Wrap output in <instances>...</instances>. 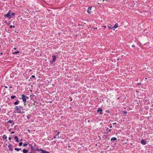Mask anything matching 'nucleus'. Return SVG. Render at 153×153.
Returning <instances> with one entry per match:
<instances>
[{
  "label": "nucleus",
  "mask_w": 153,
  "mask_h": 153,
  "mask_svg": "<svg viewBox=\"0 0 153 153\" xmlns=\"http://www.w3.org/2000/svg\"><path fill=\"white\" fill-rule=\"evenodd\" d=\"M23 108V107L22 106H16L15 108H14V109L15 111H17V112L18 113H22V112L21 110V109H22Z\"/></svg>",
  "instance_id": "1"
},
{
  "label": "nucleus",
  "mask_w": 153,
  "mask_h": 153,
  "mask_svg": "<svg viewBox=\"0 0 153 153\" xmlns=\"http://www.w3.org/2000/svg\"><path fill=\"white\" fill-rule=\"evenodd\" d=\"M20 99H22L24 104H25L26 102V100L25 97V95L24 94L21 95V98H20Z\"/></svg>",
  "instance_id": "2"
},
{
  "label": "nucleus",
  "mask_w": 153,
  "mask_h": 153,
  "mask_svg": "<svg viewBox=\"0 0 153 153\" xmlns=\"http://www.w3.org/2000/svg\"><path fill=\"white\" fill-rule=\"evenodd\" d=\"M11 12V11L9 10L7 14L4 15V16L7 18L8 17L9 18H10V19L12 18V17L10 16V13Z\"/></svg>",
  "instance_id": "3"
},
{
  "label": "nucleus",
  "mask_w": 153,
  "mask_h": 153,
  "mask_svg": "<svg viewBox=\"0 0 153 153\" xmlns=\"http://www.w3.org/2000/svg\"><path fill=\"white\" fill-rule=\"evenodd\" d=\"M97 113L100 112L99 114L100 115H101L103 114L102 110L101 107L98 108L97 110Z\"/></svg>",
  "instance_id": "4"
},
{
  "label": "nucleus",
  "mask_w": 153,
  "mask_h": 153,
  "mask_svg": "<svg viewBox=\"0 0 153 153\" xmlns=\"http://www.w3.org/2000/svg\"><path fill=\"white\" fill-rule=\"evenodd\" d=\"M52 57L53 58L52 61H50V62L51 63L54 62L56 60V56L54 55H52Z\"/></svg>",
  "instance_id": "5"
},
{
  "label": "nucleus",
  "mask_w": 153,
  "mask_h": 153,
  "mask_svg": "<svg viewBox=\"0 0 153 153\" xmlns=\"http://www.w3.org/2000/svg\"><path fill=\"white\" fill-rule=\"evenodd\" d=\"M12 147V145L11 144H9L8 146V147L9 148V150L11 151H12L13 150Z\"/></svg>",
  "instance_id": "6"
},
{
  "label": "nucleus",
  "mask_w": 153,
  "mask_h": 153,
  "mask_svg": "<svg viewBox=\"0 0 153 153\" xmlns=\"http://www.w3.org/2000/svg\"><path fill=\"white\" fill-rule=\"evenodd\" d=\"M140 143L142 144L145 145L146 144V140L143 139L141 140Z\"/></svg>",
  "instance_id": "7"
},
{
  "label": "nucleus",
  "mask_w": 153,
  "mask_h": 153,
  "mask_svg": "<svg viewBox=\"0 0 153 153\" xmlns=\"http://www.w3.org/2000/svg\"><path fill=\"white\" fill-rule=\"evenodd\" d=\"M92 7H89L88 9V10H87V12L88 13H91V9Z\"/></svg>",
  "instance_id": "8"
},
{
  "label": "nucleus",
  "mask_w": 153,
  "mask_h": 153,
  "mask_svg": "<svg viewBox=\"0 0 153 153\" xmlns=\"http://www.w3.org/2000/svg\"><path fill=\"white\" fill-rule=\"evenodd\" d=\"M40 151L42 152V153H50L49 152H47L46 151L43 149H40Z\"/></svg>",
  "instance_id": "9"
},
{
  "label": "nucleus",
  "mask_w": 153,
  "mask_h": 153,
  "mask_svg": "<svg viewBox=\"0 0 153 153\" xmlns=\"http://www.w3.org/2000/svg\"><path fill=\"white\" fill-rule=\"evenodd\" d=\"M14 139L16 140V141L17 142H19V141L18 140V138L17 136H15L14 137Z\"/></svg>",
  "instance_id": "10"
},
{
  "label": "nucleus",
  "mask_w": 153,
  "mask_h": 153,
  "mask_svg": "<svg viewBox=\"0 0 153 153\" xmlns=\"http://www.w3.org/2000/svg\"><path fill=\"white\" fill-rule=\"evenodd\" d=\"M19 101L18 100H17L14 103V104L15 105H17L19 104Z\"/></svg>",
  "instance_id": "11"
},
{
  "label": "nucleus",
  "mask_w": 153,
  "mask_h": 153,
  "mask_svg": "<svg viewBox=\"0 0 153 153\" xmlns=\"http://www.w3.org/2000/svg\"><path fill=\"white\" fill-rule=\"evenodd\" d=\"M23 153H27L28 151V150L26 149H23Z\"/></svg>",
  "instance_id": "12"
},
{
  "label": "nucleus",
  "mask_w": 153,
  "mask_h": 153,
  "mask_svg": "<svg viewBox=\"0 0 153 153\" xmlns=\"http://www.w3.org/2000/svg\"><path fill=\"white\" fill-rule=\"evenodd\" d=\"M108 28L110 29H112L113 30H114V28L113 26L111 25H109L108 26Z\"/></svg>",
  "instance_id": "13"
},
{
  "label": "nucleus",
  "mask_w": 153,
  "mask_h": 153,
  "mask_svg": "<svg viewBox=\"0 0 153 153\" xmlns=\"http://www.w3.org/2000/svg\"><path fill=\"white\" fill-rule=\"evenodd\" d=\"M2 138H3V140H5L7 139V136L5 134H4Z\"/></svg>",
  "instance_id": "14"
},
{
  "label": "nucleus",
  "mask_w": 153,
  "mask_h": 153,
  "mask_svg": "<svg viewBox=\"0 0 153 153\" xmlns=\"http://www.w3.org/2000/svg\"><path fill=\"white\" fill-rule=\"evenodd\" d=\"M117 140V138L115 137H112L111 139V140L113 141V140Z\"/></svg>",
  "instance_id": "15"
},
{
  "label": "nucleus",
  "mask_w": 153,
  "mask_h": 153,
  "mask_svg": "<svg viewBox=\"0 0 153 153\" xmlns=\"http://www.w3.org/2000/svg\"><path fill=\"white\" fill-rule=\"evenodd\" d=\"M118 27V24L117 23H116L114 26V27L115 28H117V27Z\"/></svg>",
  "instance_id": "16"
},
{
  "label": "nucleus",
  "mask_w": 153,
  "mask_h": 153,
  "mask_svg": "<svg viewBox=\"0 0 153 153\" xmlns=\"http://www.w3.org/2000/svg\"><path fill=\"white\" fill-rule=\"evenodd\" d=\"M16 97L15 95H12L11 96V99H14L15 98H16Z\"/></svg>",
  "instance_id": "17"
},
{
  "label": "nucleus",
  "mask_w": 153,
  "mask_h": 153,
  "mask_svg": "<svg viewBox=\"0 0 153 153\" xmlns=\"http://www.w3.org/2000/svg\"><path fill=\"white\" fill-rule=\"evenodd\" d=\"M14 149H15V150H16L17 151H19V150H21V149H20V148H15Z\"/></svg>",
  "instance_id": "18"
},
{
  "label": "nucleus",
  "mask_w": 153,
  "mask_h": 153,
  "mask_svg": "<svg viewBox=\"0 0 153 153\" xmlns=\"http://www.w3.org/2000/svg\"><path fill=\"white\" fill-rule=\"evenodd\" d=\"M15 15V13H13L12 12L11 13H10V16L12 17V16H14Z\"/></svg>",
  "instance_id": "19"
},
{
  "label": "nucleus",
  "mask_w": 153,
  "mask_h": 153,
  "mask_svg": "<svg viewBox=\"0 0 153 153\" xmlns=\"http://www.w3.org/2000/svg\"><path fill=\"white\" fill-rule=\"evenodd\" d=\"M30 115L29 114H28V115L27 116V119L28 120L30 119Z\"/></svg>",
  "instance_id": "20"
},
{
  "label": "nucleus",
  "mask_w": 153,
  "mask_h": 153,
  "mask_svg": "<svg viewBox=\"0 0 153 153\" xmlns=\"http://www.w3.org/2000/svg\"><path fill=\"white\" fill-rule=\"evenodd\" d=\"M7 122L10 123H13V120H10Z\"/></svg>",
  "instance_id": "21"
},
{
  "label": "nucleus",
  "mask_w": 153,
  "mask_h": 153,
  "mask_svg": "<svg viewBox=\"0 0 153 153\" xmlns=\"http://www.w3.org/2000/svg\"><path fill=\"white\" fill-rule=\"evenodd\" d=\"M31 151H32L35 150V148H33V146L31 147Z\"/></svg>",
  "instance_id": "22"
},
{
  "label": "nucleus",
  "mask_w": 153,
  "mask_h": 153,
  "mask_svg": "<svg viewBox=\"0 0 153 153\" xmlns=\"http://www.w3.org/2000/svg\"><path fill=\"white\" fill-rule=\"evenodd\" d=\"M22 145V142H20L19 144V146H21Z\"/></svg>",
  "instance_id": "23"
},
{
  "label": "nucleus",
  "mask_w": 153,
  "mask_h": 153,
  "mask_svg": "<svg viewBox=\"0 0 153 153\" xmlns=\"http://www.w3.org/2000/svg\"><path fill=\"white\" fill-rule=\"evenodd\" d=\"M27 145V143H24L23 145V146H26Z\"/></svg>",
  "instance_id": "24"
},
{
  "label": "nucleus",
  "mask_w": 153,
  "mask_h": 153,
  "mask_svg": "<svg viewBox=\"0 0 153 153\" xmlns=\"http://www.w3.org/2000/svg\"><path fill=\"white\" fill-rule=\"evenodd\" d=\"M123 114H126L127 113V111H123Z\"/></svg>",
  "instance_id": "25"
},
{
  "label": "nucleus",
  "mask_w": 153,
  "mask_h": 153,
  "mask_svg": "<svg viewBox=\"0 0 153 153\" xmlns=\"http://www.w3.org/2000/svg\"><path fill=\"white\" fill-rule=\"evenodd\" d=\"M19 53V52L18 51H17L14 52V54H17Z\"/></svg>",
  "instance_id": "26"
},
{
  "label": "nucleus",
  "mask_w": 153,
  "mask_h": 153,
  "mask_svg": "<svg viewBox=\"0 0 153 153\" xmlns=\"http://www.w3.org/2000/svg\"><path fill=\"white\" fill-rule=\"evenodd\" d=\"M105 112L107 113H110V111L108 110H107Z\"/></svg>",
  "instance_id": "27"
},
{
  "label": "nucleus",
  "mask_w": 153,
  "mask_h": 153,
  "mask_svg": "<svg viewBox=\"0 0 153 153\" xmlns=\"http://www.w3.org/2000/svg\"><path fill=\"white\" fill-rule=\"evenodd\" d=\"M10 28H12V27H15V26H12V25H11L10 26Z\"/></svg>",
  "instance_id": "28"
},
{
  "label": "nucleus",
  "mask_w": 153,
  "mask_h": 153,
  "mask_svg": "<svg viewBox=\"0 0 153 153\" xmlns=\"http://www.w3.org/2000/svg\"><path fill=\"white\" fill-rule=\"evenodd\" d=\"M40 151V150H39L38 148H37L35 150V151Z\"/></svg>",
  "instance_id": "29"
},
{
  "label": "nucleus",
  "mask_w": 153,
  "mask_h": 153,
  "mask_svg": "<svg viewBox=\"0 0 153 153\" xmlns=\"http://www.w3.org/2000/svg\"><path fill=\"white\" fill-rule=\"evenodd\" d=\"M28 145H29V146L30 147V148H31V147L33 146H32V145L31 144H28Z\"/></svg>",
  "instance_id": "30"
},
{
  "label": "nucleus",
  "mask_w": 153,
  "mask_h": 153,
  "mask_svg": "<svg viewBox=\"0 0 153 153\" xmlns=\"http://www.w3.org/2000/svg\"><path fill=\"white\" fill-rule=\"evenodd\" d=\"M69 99H70V101H72V98L71 97H69Z\"/></svg>",
  "instance_id": "31"
},
{
  "label": "nucleus",
  "mask_w": 153,
  "mask_h": 153,
  "mask_svg": "<svg viewBox=\"0 0 153 153\" xmlns=\"http://www.w3.org/2000/svg\"><path fill=\"white\" fill-rule=\"evenodd\" d=\"M25 98L26 99H28L29 98L28 97H26L25 95Z\"/></svg>",
  "instance_id": "32"
},
{
  "label": "nucleus",
  "mask_w": 153,
  "mask_h": 153,
  "mask_svg": "<svg viewBox=\"0 0 153 153\" xmlns=\"http://www.w3.org/2000/svg\"><path fill=\"white\" fill-rule=\"evenodd\" d=\"M141 84V82H139V83H137V85H140Z\"/></svg>",
  "instance_id": "33"
},
{
  "label": "nucleus",
  "mask_w": 153,
  "mask_h": 153,
  "mask_svg": "<svg viewBox=\"0 0 153 153\" xmlns=\"http://www.w3.org/2000/svg\"><path fill=\"white\" fill-rule=\"evenodd\" d=\"M31 77L33 78H35V76L34 75H32L31 76Z\"/></svg>",
  "instance_id": "34"
},
{
  "label": "nucleus",
  "mask_w": 153,
  "mask_h": 153,
  "mask_svg": "<svg viewBox=\"0 0 153 153\" xmlns=\"http://www.w3.org/2000/svg\"><path fill=\"white\" fill-rule=\"evenodd\" d=\"M132 47L133 48H134V47H135V45H132Z\"/></svg>",
  "instance_id": "35"
},
{
  "label": "nucleus",
  "mask_w": 153,
  "mask_h": 153,
  "mask_svg": "<svg viewBox=\"0 0 153 153\" xmlns=\"http://www.w3.org/2000/svg\"><path fill=\"white\" fill-rule=\"evenodd\" d=\"M112 124L113 125H116L117 124V123L115 122L114 123H113Z\"/></svg>",
  "instance_id": "36"
},
{
  "label": "nucleus",
  "mask_w": 153,
  "mask_h": 153,
  "mask_svg": "<svg viewBox=\"0 0 153 153\" xmlns=\"http://www.w3.org/2000/svg\"><path fill=\"white\" fill-rule=\"evenodd\" d=\"M8 139H9V140H11V138L10 137H9L8 138Z\"/></svg>",
  "instance_id": "37"
},
{
  "label": "nucleus",
  "mask_w": 153,
  "mask_h": 153,
  "mask_svg": "<svg viewBox=\"0 0 153 153\" xmlns=\"http://www.w3.org/2000/svg\"><path fill=\"white\" fill-rule=\"evenodd\" d=\"M36 146V144L35 143H33V146Z\"/></svg>",
  "instance_id": "38"
},
{
  "label": "nucleus",
  "mask_w": 153,
  "mask_h": 153,
  "mask_svg": "<svg viewBox=\"0 0 153 153\" xmlns=\"http://www.w3.org/2000/svg\"><path fill=\"white\" fill-rule=\"evenodd\" d=\"M60 133V132L59 131L58 132V134H57V135H59V134Z\"/></svg>",
  "instance_id": "39"
},
{
  "label": "nucleus",
  "mask_w": 153,
  "mask_h": 153,
  "mask_svg": "<svg viewBox=\"0 0 153 153\" xmlns=\"http://www.w3.org/2000/svg\"><path fill=\"white\" fill-rule=\"evenodd\" d=\"M27 131L29 133L30 132V130L29 129H28L27 130Z\"/></svg>",
  "instance_id": "40"
},
{
  "label": "nucleus",
  "mask_w": 153,
  "mask_h": 153,
  "mask_svg": "<svg viewBox=\"0 0 153 153\" xmlns=\"http://www.w3.org/2000/svg\"><path fill=\"white\" fill-rule=\"evenodd\" d=\"M4 87L6 88H7L8 87L7 86H5Z\"/></svg>",
  "instance_id": "41"
},
{
  "label": "nucleus",
  "mask_w": 153,
  "mask_h": 153,
  "mask_svg": "<svg viewBox=\"0 0 153 153\" xmlns=\"http://www.w3.org/2000/svg\"><path fill=\"white\" fill-rule=\"evenodd\" d=\"M103 27H104V28H106V26H103Z\"/></svg>",
  "instance_id": "42"
},
{
  "label": "nucleus",
  "mask_w": 153,
  "mask_h": 153,
  "mask_svg": "<svg viewBox=\"0 0 153 153\" xmlns=\"http://www.w3.org/2000/svg\"><path fill=\"white\" fill-rule=\"evenodd\" d=\"M111 129H109V132H111Z\"/></svg>",
  "instance_id": "43"
},
{
  "label": "nucleus",
  "mask_w": 153,
  "mask_h": 153,
  "mask_svg": "<svg viewBox=\"0 0 153 153\" xmlns=\"http://www.w3.org/2000/svg\"><path fill=\"white\" fill-rule=\"evenodd\" d=\"M13 124H12V126H13V125H14V123L13 122Z\"/></svg>",
  "instance_id": "44"
},
{
  "label": "nucleus",
  "mask_w": 153,
  "mask_h": 153,
  "mask_svg": "<svg viewBox=\"0 0 153 153\" xmlns=\"http://www.w3.org/2000/svg\"><path fill=\"white\" fill-rule=\"evenodd\" d=\"M97 27H94V30L95 29H97Z\"/></svg>",
  "instance_id": "45"
},
{
  "label": "nucleus",
  "mask_w": 153,
  "mask_h": 153,
  "mask_svg": "<svg viewBox=\"0 0 153 153\" xmlns=\"http://www.w3.org/2000/svg\"><path fill=\"white\" fill-rule=\"evenodd\" d=\"M16 48H13V49H14V50H16Z\"/></svg>",
  "instance_id": "46"
},
{
  "label": "nucleus",
  "mask_w": 153,
  "mask_h": 153,
  "mask_svg": "<svg viewBox=\"0 0 153 153\" xmlns=\"http://www.w3.org/2000/svg\"><path fill=\"white\" fill-rule=\"evenodd\" d=\"M109 127H110V128H111L112 127V126H109Z\"/></svg>",
  "instance_id": "47"
},
{
  "label": "nucleus",
  "mask_w": 153,
  "mask_h": 153,
  "mask_svg": "<svg viewBox=\"0 0 153 153\" xmlns=\"http://www.w3.org/2000/svg\"><path fill=\"white\" fill-rule=\"evenodd\" d=\"M14 133V132H11V133H12V134H13Z\"/></svg>",
  "instance_id": "48"
},
{
  "label": "nucleus",
  "mask_w": 153,
  "mask_h": 153,
  "mask_svg": "<svg viewBox=\"0 0 153 153\" xmlns=\"http://www.w3.org/2000/svg\"><path fill=\"white\" fill-rule=\"evenodd\" d=\"M108 130V128H107L106 129V130L107 131V130Z\"/></svg>",
  "instance_id": "49"
},
{
  "label": "nucleus",
  "mask_w": 153,
  "mask_h": 153,
  "mask_svg": "<svg viewBox=\"0 0 153 153\" xmlns=\"http://www.w3.org/2000/svg\"><path fill=\"white\" fill-rule=\"evenodd\" d=\"M12 88V86H10L9 87V88Z\"/></svg>",
  "instance_id": "50"
},
{
  "label": "nucleus",
  "mask_w": 153,
  "mask_h": 153,
  "mask_svg": "<svg viewBox=\"0 0 153 153\" xmlns=\"http://www.w3.org/2000/svg\"><path fill=\"white\" fill-rule=\"evenodd\" d=\"M56 138V136L54 137L53 138Z\"/></svg>",
  "instance_id": "51"
},
{
  "label": "nucleus",
  "mask_w": 153,
  "mask_h": 153,
  "mask_svg": "<svg viewBox=\"0 0 153 153\" xmlns=\"http://www.w3.org/2000/svg\"><path fill=\"white\" fill-rule=\"evenodd\" d=\"M22 139H21L20 140H19V141H22Z\"/></svg>",
  "instance_id": "52"
},
{
  "label": "nucleus",
  "mask_w": 153,
  "mask_h": 153,
  "mask_svg": "<svg viewBox=\"0 0 153 153\" xmlns=\"http://www.w3.org/2000/svg\"><path fill=\"white\" fill-rule=\"evenodd\" d=\"M25 113V112H24V111H22V113Z\"/></svg>",
  "instance_id": "53"
},
{
  "label": "nucleus",
  "mask_w": 153,
  "mask_h": 153,
  "mask_svg": "<svg viewBox=\"0 0 153 153\" xmlns=\"http://www.w3.org/2000/svg\"><path fill=\"white\" fill-rule=\"evenodd\" d=\"M117 99L118 100H119L120 99V97H118V98H117Z\"/></svg>",
  "instance_id": "54"
},
{
  "label": "nucleus",
  "mask_w": 153,
  "mask_h": 153,
  "mask_svg": "<svg viewBox=\"0 0 153 153\" xmlns=\"http://www.w3.org/2000/svg\"><path fill=\"white\" fill-rule=\"evenodd\" d=\"M89 27H91V29H92V27H91L90 25H89Z\"/></svg>",
  "instance_id": "55"
},
{
  "label": "nucleus",
  "mask_w": 153,
  "mask_h": 153,
  "mask_svg": "<svg viewBox=\"0 0 153 153\" xmlns=\"http://www.w3.org/2000/svg\"><path fill=\"white\" fill-rule=\"evenodd\" d=\"M90 121V120H88V122H89Z\"/></svg>",
  "instance_id": "56"
},
{
  "label": "nucleus",
  "mask_w": 153,
  "mask_h": 153,
  "mask_svg": "<svg viewBox=\"0 0 153 153\" xmlns=\"http://www.w3.org/2000/svg\"><path fill=\"white\" fill-rule=\"evenodd\" d=\"M32 151H31L29 153H32Z\"/></svg>",
  "instance_id": "57"
},
{
  "label": "nucleus",
  "mask_w": 153,
  "mask_h": 153,
  "mask_svg": "<svg viewBox=\"0 0 153 153\" xmlns=\"http://www.w3.org/2000/svg\"><path fill=\"white\" fill-rule=\"evenodd\" d=\"M4 22H5V23H7L6 21H5Z\"/></svg>",
  "instance_id": "58"
},
{
  "label": "nucleus",
  "mask_w": 153,
  "mask_h": 153,
  "mask_svg": "<svg viewBox=\"0 0 153 153\" xmlns=\"http://www.w3.org/2000/svg\"><path fill=\"white\" fill-rule=\"evenodd\" d=\"M108 137V136H107L106 137V138H107Z\"/></svg>",
  "instance_id": "59"
},
{
  "label": "nucleus",
  "mask_w": 153,
  "mask_h": 153,
  "mask_svg": "<svg viewBox=\"0 0 153 153\" xmlns=\"http://www.w3.org/2000/svg\"><path fill=\"white\" fill-rule=\"evenodd\" d=\"M57 130H55V132H57Z\"/></svg>",
  "instance_id": "60"
},
{
  "label": "nucleus",
  "mask_w": 153,
  "mask_h": 153,
  "mask_svg": "<svg viewBox=\"0 0 153 153\" xmlns=\"http://www.w3.org/2000/svg\"><path fill=\"white\" fill-rule=\"evenodd\" d=\"M10 24V23H8V25H9Z\"/></svg>",
  "instance_id": "61"
},
{
  "label": "nucleus",
  "mask_w": 153,
  "mask_h": 153,
  "mask_svg": "<svg viewBox=\"0 0 153 153\" xmlns=\"http://www.w3.org/2000/svg\"><path fill=\"white\" fill-rule=\"evenodd\" d=\"M30 97H32V95H30Z\"/></svg>",
  "instance_id": "62"
},
{
  "label": "nucleus",
  "mask_w": 153,
  "mask_h": 153,
  "mask_svg": "<svg viewBox=\"0 0 153 153\" xmlns=\"http://www.w3.org/2000/svg\"><path fill=\"white\" fill-rule=\"evenodd\" d=\"M15 32H16V33H18V32H16V31H15Z\"/></svg>",
  "instance_id": "63"
},
{
  "label": "nucleus",
  "mask_w": 153,
  "mask_h": 153,
  "mask_svg": "<svg viewBox=\"0 0 153 153\" xmlns=\"http://www.w3.org/2000/svg\"><path fill=\"white\" fill-rule=\"evenodd\" d=\"M2 54V53H0V54Z\"/></svg>",
  "instance_id": "64"
}]
</instances>
